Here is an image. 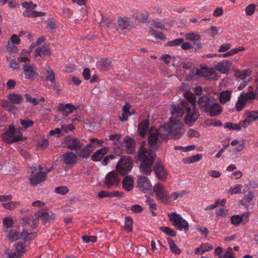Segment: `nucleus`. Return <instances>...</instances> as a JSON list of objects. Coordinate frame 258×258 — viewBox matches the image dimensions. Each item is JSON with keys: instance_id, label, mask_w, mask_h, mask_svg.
I'll return each mask as SVG.
<instances>
[{"instance_id": "1", "label": "nucleus", "mask_w": 258, "mask_h": 258, "mask_svg": "<svg viewBox=\"0 0 258 258\" xmlns=\"http://www.w3.org/2000/svg\"><path fill=\"white\" fill-rule=\"evenodd\" d=\"M149 121L145 120L141 122L139 125L140 136L144 138L147 133H148V144L150 147L153 149H158L161 144L167 141V132L164 133V126H161L159 130L154 127H151L149 130Z\"/></svg>"}, {"instance_id": "2", "label": "nucleus", "mask_w": 258, "mask_h": 258, "mask_svg": "<svg viewBox=\"0 0 258 258\" xmlns=\"http://www.w3.org/2000/svg\"><path fill=\"white\" fill-rule=\"evenodd\" d=\"M186 113L184 118L185 122L189 126L192 125L198 119L199 113L195 109L192 110L188 104L184 101H181L178 104L170 107V113L173 116L181 117Z\"/></svg>"}, {"instance_id": "3", "label": "nucleus", "mask_w": 258, "mask_h": 258, "mask_svg": "<svg viewBox=\"0 0 258 258\" xmlns=\"http://www.w3.org/2000/svg\"><path fill=\"white\" fill-rule=\"evenodd\" d=\"M183 123L180 121L179 117L171 116L170 118L169 123L163 126L165 127L164 133H167V136L170 135L172 138L178 139L181 137L184 133L183 128Z\"/></svg>"}, {"instance_id": "4", "label": "nucleus", "mask_w": 258, "mask_h": 258, "mask_svg": "<svg viewBox=\"0 0 258 258\" xmlns=\"http://www.w3.org/2000/svg\"><path fill=\"white\" fill-rule=\"evenodd\" d=\"M153 190L157 200L164 205L170 204V196L163 184L159 182L156 183L153 186Z\"/></svg>"}, {"instance_id": "5", "label": "nucleus", "mask_w": 258, "mask_h": 258, "mask_svg": "<svg viewBox=\"0 0 258 258\" xmlns=\"http://www.w3.org/2000/svg\"><path fill=\"white\" fill-rule=\"evenodd\" d=\"M54 218V214H49L46 212H43L41 214H38L35 218H30L29 217H25L23 218L24 222L27 223L32 228L36 227L38 224L39 219L41 220L43 222L52 220Z\"/></svg>"}, {"instance_id": "6", "label": "nucleus", "mask_w": 258, "mask_h": 258, "mask_svg": "<svg viewBox=\"0 0 258 258\" xmlns=\"http://www.w3.org/2000/svg\"><path fill=\"white\" fill-rule=\"evenodd\" d=\"M169 220L172 222L173 225L178 230L187 231L189 229L188 222L176 212H171L167 214Z\"/></svg>"}, {"instance_id": "7", "label": "nucleus", "mask_w": 258, "mask_h": 258, "mask_svg": "<svg viewBox=\"0 0 258 258\" xmlns=\"http://www.w3.org/2000/svg\"><path fill=\"white\" fill-rule=\"evenodd\" d=\"M133 167V161L128 156L120 158L116 166V170L121 174L124 175L130 172Z\"/></svg>"}, {"instance_id": "8", "label": "nucleus", "mask_w": 258, "mask_h": 258, "mask_svg": "<svg viewBox=\"0 0 258 258\" xmlns=\"http://www.w3.org/2000/svg\"><path fill=\"white\" fill-rule=\"evenodd\" d=\"M41 169V167L39 165L35 166L30 168L32 175L30 179V181L32 185H38L45 179L47 176V173L46 172L39 171L35 173V171L40 170Z\"/></svg>"}, {"instance_id": "9", "label": "nucleus", "mask_w": 258, "mask_h": 258, "mask_svg": "<svg viewBox=\"0 0 258 258\" xmlns=\"http://www.w3.org/2000/svg\"><path fill=\"white\" fill-rule=\"evenodd\" d=\"M17 132L14 126L11 125L9 130L2 135L3 140L7 143H12L20 140L25 141V138H22L21 134L19 132L16 135Z\"/></svg>"}, {"instance_id": "10", "label": "nucleus", "mask_w": 258, "mask_h": 258, "mask_svg": "<svg viewBox=\"0 0 258 258\" xmlns=\"http://www.w3.org/2000/svg\"><path fill=\"white\" fill-rule=\"evenodd\" d=\"M195 72L198 76L204 77L208 80H216L218 79V74L215 68H203L201 70H196Z\"/></svg>"}, {"instance_id": "11", "label": "nucleus", "mask_w": 258, "mask_h": 258, "mask_svg": "<svg viewBox=\"0 0 258 258\" xmlns=\"http://www.w3.org/2000/svg\"><path fill=\"white\" fill-rule=\"evenodd\" d=\"M180 35L183 36L186 40L192 42L196 48H202V44L201 42V36L199 33L194 32L188 33L182 32L180 33Z\"/></svg>"}, {"instance_id": "12", "label": "nucleus", "mask_w": 258, "mask_h": 258, "mask_svg": "<svg viewBox=\"0 0 258 258\" xmlns=\"http://www.w3.org/2000/svg\"><path fill=\"white\" fill-rule=\"evenodd\" d=\"M137 187L145 193H148L151 189V183L145 176H139L137 178Z\"/></svg>"}, {"instance_id": "13", "label": "nucleus", "mask_w": 258, "mask_h": 258, "mask_svg": "<svg viewBox=\"0 0 258 258\" xmlns=\"http://www.w3.org/2000/svg\"><path fill=\"white\" fill-rule=\"evenodd\" d=\"M139 159L141 161H154L155 155L154 152L149 149L145 148L143 145H141L138 153Z\"/></svg>"}, {"instance_id": "14", "label": "nucleus", "mask_w": 258, "mask_h": 258, "mask_svg": "<svg viewBox=\"0 0 258 258\" xmlns=\"http://www.w3.org/2000/svg\"><path fill=\"white\" fill-rule=\"evenodd\" d=\"M120 181L117 173L114 171L108 173L104 179V184L108 188L117 186Z\"/></svg>"}, {"instance_id": "15", "label": "nucleus", "mask_w": 258, "mask_h": 258, "mask_svg": "<svg viewBox=\"0 0 258 258\" xmlns=\"http://www.w3.org/2000/svg\"><path fill=\"white\" fill-rule=\"evenodd\" d=\"M213 98V96L205 95L199 99L198 103L202 112L207 113V111L209 110V106L212 103Z\"/></svg>"}, {"instance_id": "16", "label": "nucleus", "mask_w": 258, "mask_h": 258, "mask_svg": "<svg viewBox=\"0 0 258 258\" xmlns=\"http://www.w3.org/2000/svg\"><path fill=\"white\" fill-rule=\"evenodd\" d=\"M231 222L235 226H238L240 223L245 224L249 221V213L244 212L241 215H235L231 217Z\"/></svg>"}, {"instance_id": "17", "label": "nucleus", "mask_w": 258, "mask_h": 258, "mask_svg": "<svg viewBox=\"0 0 258 258\" xmlns=\"http://www.w3.org/2000/svg\"><path fill=\"white\" fill-rule=\"evenodd\" d=\"M222 112V106L214 97L212 103L209 106V110L207 111L206 113L211 117H214L220 115Z\"/></svg>"}, {"instance_id": "18", "label": "nucleus", "mask_w": 258, "mask_h": 258, "mask_svg": "<svg viewBox=\"0 0 258 258\" xmlns=\"http://www.w3.org/2000/svg\"><path fill=\"white\" fill-rule=\"evenodd\" d=\"M66 144L69 149L75 151L80 149L83 145L79 139L71 137L66 139Z\"/></svg>"}, {"instance_id": "19", "label": "nucleus", "mask_w": 258, "mask_h": 258, "mask_svg": "<svg viewBox=\"0 0 258 258\" xmlns=\"http://www.w3.org/2000/svg\"><path fill=\"white\" fill-rule=\"evenodd\" d=\"M61 158L63 162L68 166H72L78 162L77 155L72 152L66 153Z\"/></svg>"}, {"instance_id": "20", "label": "nucleus", "mask_w": 258, "mask_h": 258, "mask_svg": "<svg viewBox=\"0 0 258 258\" xmlns=\"http://www.w3.org/2000/svg\"><path fill=\"white\" fill-rule=\"evenodd\" d=\"M155 175L159 180L165 181L168 176V172L162 165H156L154 168Z\"/></svg>"}, {"instance_id": "21", "label": "nucleus", "mask_w": 258, "mask_h": 258, "mask_svg": "<svg viewBox=\"0 0 258 258\" xmlns=\"http://www.w3.org/2000/svg\"><path fill=\"white\" fill-rule=\"evenodd\" d=\"M79 106H74L72 104L67 103L65 104H61L59 106V110L62 112L63 116H67L70 113H73L75 110H77Z\"/></svg>"}, {"instance_id": "22", "label": "nucleus", "mask_w": 258, "mask_h": 258, "mask_svg": "<svg viewBox=\"0 0 258 258\" xmlns=\"http://www.w3.org/2000/svg\"><path fill=\"white\" fill-rule=\"evenodd\" d=\"M117 22L118 30L129 29L133 26V21L130 18H119Z\"/></svg>"}, {"instance_id": "23", "label": "nucleus", "mask_w": 258, "mask_h": 258, "mask_svg": "<svg viewBox=\"0 0 258 258\" xmlns=\"http://www.w3.org/2000/svg\"><path fill=\"white\" fill-rule=\"evenodd\" d=\"M232 62L230 60H224L218 62L214 67L216 71H217L222 74H226L231 66Z\"/></svg>"}, {"instance_id": "24", "label": "nucleus", "mask_w": 258, "mask_h": 258, "mask_svg": "<svg viewBox=\"0 0 258 258\" xmlns=\"http://www.w3.org/2000/svg\"><path fill=\"white\" fill-rule=\"evenodd\" d=\"M23 73L25 78L30 80H34L37 76V73L34 70L32 66L30 64H26L23 67Z\"/></svg>"}, {"instance_id": "25", "label": "nucleus", "mask_w": 258, "mask_h": 258, "mask_svg": "<svg viewBox=\"0 0 258 258\" xmlns=\"http://www.w3.org/2000/svg\"><path fill=\"white\" fill-rule=\"evenodd\" d=\"M109 148L105 147L95 151L91 156V159L93 161L98 162L100 161L103 157L109 151Z\"/></svg>"}, {"instance_id": "26", "label": "nucleus", "mask_w": 258, "mask_h": 258, "mask_svg": "<svg viewBox=\"0 0 258 258\" xmlns=\"http://www.w3.org/2000/svg\"><path fill=\"white\" fill-rule=\"evenodd\" d=\"M50 54L49 46L45 44L41 47L37 48L35 52V56L36 57H39L41 59L43 57L49 55Z\"/></svg>"}, {"instance_id": "27", "label": "nucleus", "mask_w": 258, "mask_h": 258, "mask_svg": "<svg viewBox=\"0 0 258 258\" xmlns=\"http://www.w3.org/2000/svg\"><path fill=\"white\" fill-rule=\"evenodd\" d=\"M124 143L125 150L128 154H132L135 152V143L133 139L128 136H126L124 139Z\"/></svg>"}, {"instance_id": "28", "label": "nucleus", "mask_w": 258, "mask_h": 258, "mask_svg": "<svg viewBox=\"0 0 258 258\" xmlns=\"http://www.w3.org/2000/svg\"><path fill=\"white\" fill-rule=\"evenodd\" d=\"M153 161L151 160L150 161H142L140 165L141 172L146 175L150 174L152 171Z\"/></svg>"}, {"instance_id": "29", "label": "nucleus", "mask_w": 258, "mask_h": 258, "mask_svg": "<svg viewBox=\"0 0 258 258\" xmlns=\"http://www.w3.org/2000/svg\"><path fill=\"white\" fill-rule=\"evenodd\" d=\"M232 91L225 90L221 92L219 95V100L221 104H225L230 100Z\"/></svg>"}, {"instance_id": "30", "label": "nucleus", "mask_w": 258, "mask_h": 258, "mask_svg": "<svg viewBox=\"0 0 258 258\" xmlns=\"http://www.w3.org/2000/svg\"><path fill=\"white\" fill-rule=\"evenodd\" d=\"M122 183L123 188L126 191H130L134 187V180L130 176H126L123 178Z\"/></svg>"}, {"instance_id": "31", "label": "nucleus", "mask_w": 258, "mask_h": 258, "mask_svg": "<svg viewBox=\"0 0 258 258\" xmlns=\"http://www.w3.org/2000/svg\"><path fill=\"white\" fill-rule=\"evenodd\" d=\"M14 104H13L8 99L4 100L2 102V106L4 108L11 114H14L17 109Z\"/></svg>"}, {"instance_id": "32", "label": "nucleus", "mask_w": 258, "mask_h": 258, "mask_svg": "<svg viewBox=\"0 0 258 258\" xmlns=\"http://www.w3.org/2000/svg\"><path fill=\"white\" fill-rule=\"evenodd\" d=\"M97 66L101 71H106L111 66V61L107 58H102L98 60Z\"/></svg>"}, {"instance_id": "33", "label": "nucleus", "mask_w": 258, "mask_h": 258, "mask_svg": "<svg viewBox=\"0 0 258 258\" xmlns=\"http://www.w3.org/2000/svg\"><path fill=\"white\" fill-rule=\"evenodd\" d=\"M242 95L244 99L246 101H252L254 100L258 97V90H255L254 91H250L247 93L242 92L240 94Z\"/></svg>"}, {"instance_id": "34", "label": "nucleus", "mask_w": 258, "mask_h": 258, "mask_svg": "<svg viewBox=\"0 0 258 258\" xmlns=\"http://www.w3.org/2000/svg\"><path fill=\"white\" fill-rule=\"evenodd\" d=\"M130 105L127 103L125 104L123 106L122 109V115L119 117V119L121 121L126 120L127 119L128 117L134 113L133 112H131L130 111Z\"/></svg>"}, {"instance_id": "35", "label": "nucleus", "mask_w": 258, "mask_h": 258, "mask_svg": "<svg viewBox=\"0 0 258 258\" xmlns=\"http://www.w3.org/2000/svg\"><path fill=\"white\" fill-rule=\"evenodd\" d=\"M8 98L14 104H21L23 100V97L19 94H11L8 95Z\"/></svg>"}, {"instance_id": "36", "label": "nucleus", "mask_w": 258, "mask_h": 258, "mask_svg": "<svg viewBox=\"0 0 258 258\" xmlns=\"http://www.w3.org/2000/svg\"><path fill=\"white\" fill-rule=\"evenodd\" d=\"M212 248L213 246L211 244L208 243H203L200 245V247H197L196 249L195 253L196 254L204 253L207 251H209Z\"/></svg>"}, {"instance_id": "37", "label": "nucleus", "mask_w": 258, "mask_h": 258, "mask_svg": "<svg viewBox=\"0 0 258 258\" xmlns=\"http://www.w3.org/2000/svg\"><path fill=\"white\" fill-rule=\"evenodd\" d=\"M184 96L189 103L194 107H196L197 106V100L195 95L190 92H186L184 94Z\"/></svg>"}, {"instance_id": "38", "label": "nucleus", "mask_w": 258, "mask_h": 258, "mask_svg": "<svg viewBox=\"0 0 258 258\" xmlns=\"http://www.w3.org/2000/svg\"><path fill=\"white\" fill-rule=\"evenodd\" d=\"M78 155L83 159L88 158L92 152L91 149H87V148H81L79 150L77 151Z\"/></svg>"}, {"instance_id": "39", "label": "nucleus", "mask_w": 258, "mask_h": 258, "mask_svg": "<svg viewBox=\"0 0 258 258\" xmlns=\"http://www.w3.org/2000/svg\"><path fill=\"white\" fill-rule=\"evenodd\" d=\"M251 72L249 69L244 70L242 71H239L237 73L236 76L237 78L241 80H247L248 78H250L249 77L251 75Z\"/></svg>"}, {"instance_id": "40", "label": "nucleus", "mask_w": 258, "mask_h": 258, "mask_svg": "<svg viewBox=\"0 0 258 258\" xmlns=\"http://www.w3.org/2000/svg\"><path fill=\"white\" fill-rule=\"evenodd\" d=\"M20 203L19 202L11 201L5 202L2 204V206L6 209L12 210L19 206Z\"/></svg>"}, {"instance_id": "41", "label": "nucleus", "mask_w": 258, "mask_h": 258, "mask_svg": "<svg viewBox=\"0 0 258 258\" xmlns=\"http://www.w3.org/2000/svg\"><path fill=\"white\" fill-rule=\"evenodd\" d=\"M246 104V101L244 99L242 95H240L238 97V100L235 105V108L237 111L242 110L245 107Z\"/></svg>"}, {"instance_id": "42", "label": "nucleus", "mask_w": 258, "mask_h": 258, "mask_svg": "<svg viewBox=\"0 0 258 258\" xmlns=\"http://www.w3.org/2000/svg\"><path fill=\"white\" fill-rule=\"evenodd\" d=\"M14 224V220L11 216L6 217L3 220V224L4 228L6 229L12 228Z\"/></svg>"}, {"instance_id": "43", "label": "nucleus", "mask_w": 258, "mask_h": 258, "mask_svg": "<svg viewBox=\"0 0 258 258\" xmlns=\"http://www.w3.org/2000/svg\"><path fill=\"white\" fill-rule=\"evenodd\" d=\"M245 117H248L252 121L258 120V110L254 111H245L244 113Z\"/></svg>"}, {"instance_id": "44", "label": "nucleus", "mask_w": 258, "mask_h": 258, "mask_svg": "<svg viewBox=\"0 0 258 258\" xmlns=\"http://www.w3.org/2000/svg\"><path fill=\"white\" fill-rule=\"evenodd\" d=\"M133 17L140 22H145L147 20L148 14L147 13L137 12L134 14Z\"/></svg>"}, {"instance_id": "45", "label": "nucleus", "mask_w": 258, "mask_h": 258, "mask_svg": "<svg viewBox=\"0 0 258 258\" xmlns=\"http://www.w3.org/2000/svg\"><path fill=\"white\" fill-rule=\"evenodd\" d=\"M5 258H20L21 255L16 250H8L4 255Z\"/></svg>"}, {"instance_id": "46", "label": "nucleus", "mask_w": 258, "mask_h": 258, "mask_svg": "<svg viewBox=\"0 0 258 258\" xmlns=\"http://www.w3.org/2000/svg\"><path fill=\"white\" fill-rule=\"evenodd\" d=\"M46 72L47 74L45 77V79L47 81L50 82L51 83H53L54 82L55 79V74L53 72V71L50 68L49 66H47L46 68Z\"/></svg>"}, {"instance_id": "47", "label": "nucleus", "mask_w": 258, "mask_h": 258, "mask_svg": "<svg viewBox=\"0 0 258 258\" xmlns=\"http://www.w3.org/2000/svg\"><path fill=\"white\" fill-rule=\"evenodd\" d=\"M149 32L152 36H153L156 39H159L160 40H165L166 38V36L163 33L160 31H156L153 29H150Z\"/></svg>"}, {"instance_id": "48", "label": "nucleus", "mask_w": 258, "mask_h": 258, "mask_svg": "<svg viewBox=\"0 0 258 258\" xmlns=\"http://www.w3.org/2000/svg\"><path fill=\"white\" fill-rule=\"evenodd\" d=\"M202 158V156L200 154H198L190 156L185 159L184 163L190 164L200 161Z\"/></svg>"}, {"instance_id": "49", "label": "nucleus", "mask_w": 258, "mask_h": 258, "mask_svg": "<svg viewBox=\"0 0 258 258\" xmlns=\"http://www.w3.org/2000/svg\"><path fill=\"white\" fill-rule=\"evenodd\" d=\"M133 221L131 217H126L125 219L124 229L127 232H130L132 231Z\"/></svg>"}, {"instance_id": "50", "label": "nucleus", "mask_w": 258, "mask_h": 258, "mask_svg": "<svg viewBox=\"0 0 258 258\" xmlns=\"http://www.w3.org/2000/svg\"><path fill=\"white\" fill-rule=\"evenodd\" d=\"M187 192L186 190H181L173 192L170 196V198L172 199L173 201L176 200L182 197L183 196L186 194Z\"/></svg>"}, {"instance_id": "51", "label": "nucleus", "mask_w": 258, "mask_h": 258, "mask_svg": "<svg viewBox=\"0 0 258 258\" xmlns=\"http://www.w3.org/2000/svg\"><path fill=\"white\" fill-rule=\"evenodd\" d=\"M242 185L241 184H236L233 186H231L229 188L228 192L231 195L234 194H238L241 192V188Z\"/></svg>"}, {"instance_id": "52", "label": "nucleus", "mask_w": 258, "mask_h": 258, "mask_svg": "<svg viewBox=\"0 0 258 258\" xmlns=\"http://www.w3.org/2000/svg\"><path fill=\"white\" fill-rule=\"evenodd\" d=\"M254 197L253 193L251 191H249L246 193L244 199L240 201V203L243 205L245 203H249L253 200Z\"/></svg>"}, {"instance_id": "53", "label": "nucleus", "mask_w": 258, "mask_h": 258, "mask_svg": "<svg viewBox=\"0 0 258 258\" xmlns=\"http://www.w3.org/2000/svg\"><path fill=\"white\" fill-rule=\"evenodd\" d=\"M9 240L11 241H14L20 238V235L15 229L11 230L8 235Z\"/></svg>"}, {"instance_id": "54", "label": "nucleus", "mask_w": 258, "mask_h": 258, "mask_svg": "<svg viewBox=\"0 0 258 258\" xmlns=\"http://www.w3.org/2000/svg\"><path fill=\"white\" fill-rule=\"evenodd\" d=\"M112 19L109 17H106L105 16H102V20L100 22L101 24L103 25L106 26L107 28L111 29L112 28Z\"/></svg>"}, {"instance_id": "55", "label": "nucleus", "mask_w": 258, "mask_h": 258, "mask_svg": "<svg viewBox=\"0 0 258 258\" xmlns=\"http://www.w3.org/2000/svg\"><path fill=\"white\" fill-rule=\"evenodd\" d=\"M168 242L170 250L173 253L175 254H179L181 253V250L177 247L174 242L172 239L168 240Z\"/></svg>"}, {"instance_id": "56", "label": "nucleus", "mask_w": 258, "mask_h": 258, "mask_svg": "<svg viewBox=\"0 0 258 258\" xmlns=\"http://www.w3.org/2000/svg\"><path fill=\"white\" fill-rule=\"evenodd\" d=\"M35 234L33 233H28L26 231L23 232L20 234V238L25 241H28L34 238Z\"/></svg>"}, {"instance_id": "57", "label": "nucleus", "mask_w": 258, "mask_h": 258, "mask_svg": "<svg viewBox=\"0 0 258 258\" xmlns=\"http://www.w3.org/2000/svg\"><path fill=\"white\" fill-rule=\"evenodd\" d=\"M225 127L226 128L232 130L239 131L241 129V125L239 124L232 123L231 122H228L225 124Z\"/></svg>"}, {"instance_id": "58", "label": "nucleus", "mask_w": 258, "mask_h": 258, "mask_svg": "<svg viewBox=\"0 0 258 258\" xmlns=\"http://www.w3.org/2000/svg\"><path fill=\"white\" fill-rule=\"evenodd\" d=\"M183 42H184L183 38H177L173 40L168 41L167 43V45L170 47L178 46L182 43Z\"/></svg>"}, {"instance_id": "59", "label": "nucleus", "mask_w": 258, "mask_h": 258, "mask_svg": "<svg viewBox=\"0 0 258 258\" xmlns=\"http://www.w3.org/2000/svg\"><path fill=\"white\" fill-rule=\"evenodd\" d=\"M256 5L254 4H251L248 5L245 8V13L247 16H251L255 12Z\"/></svg>"}, {"instance_id": "60", "label": "nucleus", "mask_w": 258, "mask_h": 258, "mask_svg": "<svg viewBox=\"0 0 258 258\" xmlns=\"http://www.w3.org/2000/svg\"><path fill=\"white\" fill-rule=\"evenodd\" d=\"M160 229L162 232H164L166 234H167L170 236H174L176 235L175 231L168 227H161L160 228Z\"/></svg>"}, {"instance_id": "61", "label": "nucleus", "mask_w": 258, "mask_h": 258, "mask_svg": "<svg viewBox=\"0 0 258 258\" xmlns=\"http://www.w3.org/2000/svg\"><path fill=\"white\" fill-rule=\"evenodd\" d=\"M146 203L148 205L151 209L153 210H157V205L153 199L150 197H147Z\"/></svg>"}, {"instance_id": "62", "label": "nucleus", "mask_w": 258, "mask_h": 258, "mask_svg": "<svg viewBox=\"0 0 258 258\" xmlns=\"http://www.w3.org/2000/svg\"><path fill=\"white\" fill-rule=\"evenodd\" d=\"M21 5L24 8L28 9H34L37 6V5L34 4L32 1L25 2L22 3Z\"/></svg>"}, {"instance_id": "63", "label": "nucleus", "mask_w": 258, "mask_h": 258, "mask_svg": "<svg viewBox=\"0 0 258 258\" xmlns=\"http://www.w3.org/2000/svg\"><path fill=\"white\" fill-rule=\"evenodd\" d=\"M20 124L24 128H27L31 126L34 124V122L30 119H21Z\"/></svg>"}, {"instance_id": "64", "label": "nucleus", "mask_w": 258, "mask_h": 258, "mask_svg": "<svg viewBox=\"0 0 258 258\" xmlns=\"http://www.w3.org/2000/svg\"><path fill=\"white\" fill-rule=\"evenodd\" d=\"M68 191L69 189L66 186H60L55 188V192L60 195H64Z\"/></svg>"}]
</instances>
